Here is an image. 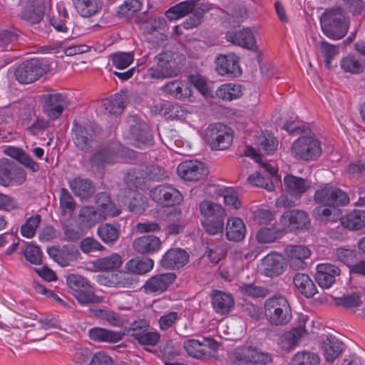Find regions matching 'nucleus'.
<instances>
[{
	"instance_id": "f257e3e1",
	"label": "nucleus",
	"mask_w": 365,
	"mask_h": 365,
	"mask_svg": "<svg viewBox=\"0 0 365 365\" xmlns=\"http://www.w3.org/2000/svg\"><path fill=\"white\" fill-rule=\"evenodd\" d=\"M320 25L323 34L329 38H343L349 29V21L341 7L326 9L320 17Z\"/></svg>"
},
{
	"instance_id": "e433bc0d",
	"label": "nucleus",
	"mask_w": 365,
	"mask_h": 365,
	"mask_svg": "<svg viewBox=\"0 0 365 365\" xmlns=\"http://www.w3.org/2000/svg\"><path fill=\"white\" fill-rule=\"evenodd\" d=\"M68 184L73 194L81 199L89 198L95 191L92 182L81 177L73 178Z\"/></svg>"
},
{
	"instance_id": "4be33fe9",
	"label": "nucleus",
	"mask_w": 365,
	"mask_h": 365,
	"mask_svg": "<svg viewBox=\"0 0 365 365\" xmlns=\"http://www.w3.org/2000/svg\"><path fill=\"white\" fill-rule=\"evenodd\" d=\"M285 255L289 267L294 270L305 268L307 263L304 262L310 255V250L303 245H289L285 249Z\"/></svg>"
},
{
	"instance_id": "412c9836",
	"label": "nucleus",
	"mask_w": 365,
	"mask_h": 365,
	"mask_svg": "<svg viewBox=\"0 0 365 365\" xmlns=\"http://www.w3.org/2000/svg\"><path fill=\"white\" fill-rule=\"evenodd\" d=\"M210 302L214 312L218 315H227L235 307V300L231 294L213 289L210 293Z\"/></svg>"
},
{
	"instance_id": "4468645a",
	"label": "nucleus",
	"mask_w": 365,
	"mask_h": 365,
	"mask_svg": "<svg viewBox=\"0 0 365 365\" xmlns=\"http://www.w3.org/2000/svg\"><path fill=\"white\" fill-rule=\"evenodd\" d=\"M177 172L181 178L187 181H199L209 173L205 164L198 160H186L180 163Z\"/></svg>"
},
{
	"instance_id": "8fccbe9b",
	"label": "nucleus",
	"mask_w": 365,
	"mask_h": 365,
	"mask_svg": "<svg viewBox=\"0 0 365 365\" xmlns=\"http://www.w3.org/2000/svg\"><path fill=\"white\" fill-rule=\"evenodd\" d=\"M341 68L345 71L353 74H359L364 70V63L354 56L343 58L340 62Z\"/></svg>"
},
{
	"instance_id": "3c124183",
	"label": "nucleus",
	"mask_w": 365,
	"mask_h": 365,
	"mask_svg": "<svg viewBox=\"0 0 365 365\" xmlns=\"http://www.w3.org/2000/svg\"><path fill=\"white\" fill-rule=\"evenodd\" d=\"M319 356L313 352L297 353L291 361V365H319Z\"/></svg>"
},
{
	"instance_id": "423d86ee",
	"label": "nucleus",
	"mask_w": 365,
	"mask_h": 365,
	"mask_svg": "<svg viewBox=\"0 0 365 365\" xmlns=\"http://www.w3.org/2000/svg\"><path fill=\"white\" fill-rule=\"evenodd\" d=\"M68 286L74 291V296L78 302L82 305L99 304L103 300L102 297L94 294L92 287L84 277L78 274H69L67 277Z\"/></svg>"
},
{
	"instance_id": "aec40b11",
	"label": "nucleus",
	"mask_w": 365,
	"mask_h": 365,
	"mask_svg": "<svg viewBox=\"0 0 365 365\" xmlns=\"http://www.w3.org/2000/svg\"><path fill=\"white\" fill-rule=\"evenodd\" d=\"M176 279L173 272L158 274L150 277L143 288L146 293L160 294L165 292Z\"/></svg>"
},
{
	"instance_id": "b1692460",
	"label": "nucleus",
	"mask_w": 365,
	"mask_h": 365,
	"mask_svg": "<svg viewBox=\"0 0 365 365\" xmlns=\"http://www.w3.org/2000/svg\"><path fill=\"white\" fill-rule=\"evenodd\" d=\"M281 222L291 231L307 230L310 225L307 213L300 210H287L281 217Z\"/></svg>"
},
{
	"instance_id": "79ce46f5",
	"label": "nucleus",
	"mask_w": 365,
	"mask_h": 365,
	"mask_svg": "<svg viewBox=\"0 0 365 365\" xmlns=\"http://www.w3.org/2000/svg\"><path fill=\"white\" fill-rule=\"evenodd\" d=\"M341 225L351 230H359L365 227V211L354 210L341 219Z\"/></svg>"
},
{
	"instance_id": "a878e982",
	"label": "nucleus",
	"mask_w": 365,
	"mask_h": 365,
	"mask_svg": "<svg viewBox=\"0 0 365 365\" xmlns=\"http://www.w3.org/2000/svg\"><path fill=\"white\" fill-rule=\"evenodd\" d=\"M21 18L27 24L33 25L38 24L43 18L45 5L43 0H34L31 3L21 4Z\"/></svg>"
},
{
	"instance_id": "4d7b16f0",
	"label": "nucleus",
	"mask_w": 365,
	"mask_h": 365,
	"mask_svg": "<svg viewBox=\"0 0 365 365\" xmlns=\"http://www.w3.org/2000/svg\"><path fill=\"white\" fill-rule=\"evenodd\" d=\"M319 48L324 58L326 68H330L332 59L339 52V47L323 40L319 42Z\"/></svg>"
},
{
	"instance_id": "4c0bfd02",
	"label": "nucleus",
	"mask_w": 365,
	"mask_h": 365,
	"mask_svg": "<svg viewBox=\"0 0 365 365\" xmlns=\"http://www.w3.org/2000/svg\"><path fill=\"white\" fill-rule=\"evenodd\" d=\"M293 283L299 292L307 298L312 297L317 292V287L308 274L296 273L293 277Z\"/></svg>"
},
{
	"instance_id": "6ab92c4d",
	"label": "nucleus",
	"mask_w": 365,
	"mask_h": 365,
	"mask_svg": "<svg viewBox=\"0 0 365 365\" xmlns=\"http://www.w3.org/2000/svg\"><path fill=\"white\" fill-rule=\"evenodd\" d=\"M190 255L185 250L171 248L162 256L160 264L165 269H179L188 263Z\"/></svg>"
},
{
	"instance_id": "393cba45",
	"label": "nucleus",
	"mask_w": 365,
	"mask_h": 365,
	"mask_svg": "<svg viewBox=\"0 0 365 365\" xmlns=\"http://www.w3.org/2000/svg\"><path fill=\"white\" fill-rule=\"evenodd\" d=\"M284 190L290 196L300 198L312 187V181L292 174H287L283 180Z\"/></svg>"
},
{
	"instance_id": "f3484780",
	"label": "nucleus",
	"mask_w": 365,
	"mask_h": 365,
	"mask_svg": "<svg viewBox=\"0 0 365 365\" xmlns=\"http://www.w3.org/2000/svg\"><path fill=\"white\" fill-rule=\"evenodd\" d=\"M216 71L220 76L236 78L241 75L239 57L233 53L220 54L215 59Z\"/></svg>"
},
{
	"instance_id": "5701e85b",
	"label": "nucleus",
	"mask_w": 365,
	"mask_h": 365,
	"mask_svg": "<svg viewBox=\"0 0 365 365\" xmlns=\"http://www.w3.org/2000/svg\"><path fill=\"white\" fill-rule=\"evenodd\" d=\"M315 280L323 289H328L336 282V277L341 274L340 269L331 263H320L317 266Z\"/></svg>"
},
{
	"instance_id": "39448f33",
	"label": "nucleus",
	"mask_w": 365,
	"mask_h": 365,
	"mask_svg": "<svg viewBox=\"0 0 365 365\" xmlns=\"http://www.w3.org/2000/svg\"><path fill=\"white\" fill-rule=\"evenodd\" d=\"M320 141L312 135H302L295 140L291 147L294 158L304 161L317 160L322 154Z\"/></svg>"
},
{
	"instance_id": "a211bd4d",
	"label": "nucleus",
	"mask_w": 365,
	"mask_h": 365,
	"mask_svg": "<svg viewBox=\"0 0 365 365\" xmlns=\"http://www.w3.org/2000/svg\"><path fill=\"white\" fill-rule=\"evenodd\" d=\"M118 151V145L114 143L99 146L91 158V166L101 170L107 165L114 163Z\"/></svg>"
},
{
	"instance_id": "0eeeda50",
	"label": "nucleus",
	"mask_w": 365,
	"mask_h": 365,
	"mask_svg": "<svg viewBox=\"0 0 365 365\" xmlns=\"http://www.w3.org/2000/svg\"><path fill=\"white\" fill-rule=\"evenodd\" d=\"M73 140L82 151H89L99 140L100 128L93 123H74Z\"/></svg>"
},
{
	"instance_id": "338daca9",
	"label": "nucleus",
	"mask_w": 365,
	"mask_h": 365,
	"mask_svg": "<svg viewBox=\"0 0 365 365\" xmlns=\"http://www.w3.org/2000/svg\"><path fill=\"white\" fill-rule=\"evenodd\" d=\"M24 256L27 261L34 264H40L42 262V252L38 247L29 245L24 250Z\"/></svg>"
},
{
	"instance_id": "ddd939ff",
	"label": "nucleus",
	"mask_w": 365,
	"mask_h": 365,
	"mask_svg": "<svg viewBox=\"0 0 365 365\" xmlns=\"http://www.w3.org/2000/svg\"><path fill=\"white\" fill-rule=\"evenodd\" d=\"M150 197L163 206H174L182 201L180 192L169 184L159 185L150 190Z\"/></svg>"
},
{
	"instance_id": "58836bf2",
	"label": "nucleus",
	"mask_w": 365,
	"mask_h": 365,
	"mask_svg": "<svg viewBox=\"0 0 365 365\" xmlns=\"http://www.w3.org/2000/svg\"><path fill=\"white\" fill-rule=\"evenodd\" d=\"M97 234L104 243L113 244L119 238L120 225L118 222L102 224L98 226Z\"/></svg>"
},
{
	"instance_id": "603ef678",
	"label": "nucleus",
	"mask_w": 365,
	"mask_h": 365,
	"mask_svg": "<svg viewBox=\"0 0 365 365\" xmlns=\"http://www.w3.org/2000/svg\"><path fill=\"white\" fill-rule=\"evenodd\" d=\"M78 217L86 225L91 227L102 219V214L93 207H83L80 210Z\"/></svg>"
},
{
	"instance_id": "09e8293b",
	"label": "nucleus",
	"mask_w": 365,
	"mask_h": 365,
	"mask_svg": "<svg viewBox=\"0 0 365 365\" xmlns=\"http://www.w3.org/2000/svg\"><path fill=\"white\" fill-rule=\"evenodd\" d=\"M282 232V229L277 227L272 224L270 227H262L257 234V239L260 243H271L277 240Z\"/></svg>"
},
{
	"instance_id": "f8f14e48",
	"label": "nucleus",
	"mask_w": 365,
	"mask_h": 365,
	"mask_svg": "<svg viewBox=\"0 0 365 365\" xmlns=\"http://www.w3.org/2000/svg\"><path fill=\"white\" fill-rule=\"evenodd\" d=\"M26 179V173L14 160L6 158L0 160V185H21Z\"/></svg>"
},
{
	"instance_id": "9d476101",
	"label": "nucleus",
	"mask_w": 365,
	"mask_h": 365,
	"mask_svg": "<svg viewBox=\"0 0 365 365\" xmlns=\"http://www.w3.org/2000/svg\"><path fill=\"white\" fill-rule=\"evenodd\" d=\"M230 359V365H265L272 360L269 354L246 346L237 349Z\"/></svg>"
},
{
	"instance_id": "c9c22d12",
	"label": "nucleus",
	"mask_w": 365,
	"mask_h": 365,
	"mask_svg": "<svg viewBox=\"0 0 365 365\" xmlns=\"http://www.w3.org/2000/svg\"><path fill=\"white\" fill-rule=\"evenodd\" d=\"M225 232L228 240L240 242L245 236V225L239 217H229L227 220Z\"/></svg>"
},
{
	"instance_id": "6e6d98bb",
	"label": "nucleus",
	"mask_w": 365,
	"mask_h": 365,
	"mask_svg": "<svg viewBox=\"0 0 365 365\" xmlns=\"http://www.w3.org/2000/svg\"><path fill=\"white\" fill-rule=\"evenodd\" d=\"M187 353L193 358L201 359L205 356V346L202 341L197 339H187L183 343Z\"/></svg>"
},
{
	"instance_id": "de8ad7c7",
	"label": "nucleus",
	"mask_w": 365,
	"mask_h": 365,
	"mask_svg": "<svg viewBox=\"0 0 365 365\" xmlns=\"http://www.w3.org/2000/svg\"><path fill=\"white\" fill-rule=\"evenodd\" d=\"M216 94L222 100L232 101L242 95V86L236 83L224 84L217 90Z\"/></svg>"
},
{
	"instance_id": "1a4fd4ad",
	"label": "nucleus",
	"mask_w": 365,
	"mask_h": 365,
	"mask_svg": "<svg viewBox=\"0 0 365 365\" xmlns=\"http://www.w3.org/2000/svg\"><path fill=\"white\" fill-rule=\"evenodd\" d=\"M205 140L212 150H225L233 140L232 130L222 123L210 124L205 132Z\"/></svg>"
},
{
	"instance_id": "2eb2a0df",
	"label": "nucleus",
	"mask_w": 365,
	"mask_h": 365,
	"mask_svg": "<svg viewBox=\"0 0 365 365\" xmlns=\"http://www.w3.org/2000/svg\"><path fill=\"white\" fill-rule=\"evenodd\" d=\"M125 123L131 137L136 141L138 146L140 144L148 146L153 145V137L145 123L133 115L128 117Z\"/></svg>"
},
{
	"instance_id": "c03bdc74",
	"label": "nucleus",
	"mask_w": 365,
	"mask_h": 365,
	"mask_svg": "<svg viewBox=\"0 0 365 365\" xmlns=\"http://www.w3.org/2000/svg\"><path fill=\"white\" fill-rule=\"evenodd\" d=\"M163 90L177 99H183L191 95V90L186 83L172 81L166 83Z\"/></svg>"
},
{
	"instance_id": "e2e57ef3",
	"label": "nucleus",
	"mask_w": 365,
	"mask_h": 365,
	"mask_svg": "<svg viewBox=\"0 0 365 365\" xmlns=\"http://www.w3.org/2000/svg\"><path fill=\"white\" fill-rule=\"evenodd\" d=\"M335 304L345 308L356 307L361 304L360 296L356 292L344 294L341 297L336 298Z\"/></svg>"
},
{
	"instance_id": "7c9ffc66",
	"label": "nucleus",
	"mask_w": 365,
	"mask_h": 365,
	"mask_svg": "<svg viewBox=\"0 0 365 365\" xmlns=\"http://www.w3.org/2000/svg\"><path fill=\"white\" fill-rule=\"evenodd\" d=\"M262 272L270 277L282 274L286 267L284 259L279 255H267L262 263Z\"/></svg>"
},
{
	"instance_id": "0e129e2a",
	"label": "nucleus",
	"mask_w": 365,
	"mask_h": 365,
	"mask_svg": "<svg viewBox=\"0 0 365 365\" xmlns=\"http://www.w3.org/2000/svg\"><path fill=\"white\" fill-rule=\"evenodd\" d=\"M222 196L227 206L233 209H238L241 206V201L239 200L237 192L232 187L225 188L221 190Z\"/></svg>"
},
{
	"instance_id": "13d9d810",
	"label": "nucleus",
	"mask_w": 365,
	"mask_h": 365,
	"mask_svg": "<svg viewBox=\"0 0 365 365\" xmlns=\"http://www.w3.org/2000/svg\"><path fill=\"white\" fill-rule=\"evenodd\" d=\"M109 282L110 286L126 288L133 286L135 284V279L129 273L120 272L113 274Z\"/></svg>"
},
{
	"instance_id": "ea45409f",
	"label": "nucleus",
	"mask_w": 365,
	"mask_h": 365,
	"mask_svg": "<svg viewBox=\"0 0 365 365\" xmlns=\"http://www.w3.org/2000/svg\"><path fill=\"white\" fill-rule=\"evenodd\" d=\"M90 312L96 317L106 320L110 325L122 327L125 324L124 319L118 313L106 308H91Z\"/></svg>"
},
{
	"instance_id": "bb28decb",
	"label": "nucleus",
	"mask_w": 365,
	"mask_h": 365,
	"mask_svg": "<svg viewBox=\"0 0 365 365\" xmlns=\"http://www.w3.org/2000/svg\"><path fill=\"white\" fill-rule=\"evenodd\" d=\"M162 242L153 235H144L135 238L132 244L133 250L138 254L152 255L161 248Z\"/></svg>"
},
{
	"instance_id": "c756f323",
	"label": "nucleus",
	"mask_w": 365,
	"mask_h": 365,
	"mask_svg": "<svg viewBox=\"0 0 365 365\" xmlns=\"http://www.w3.org/2000/svg\"><path fill=\"white\" fill-rule=\"evenodd\" d=\"M227 41L233 44L242 46L249 50L257 49L256 41L252 32L249 29H242L235 32L226 34Z\"/></svg>"
},
{
	"instance_id": "49530a36",
	"label": "nucleus",
	"mask_w": 365,
	"mask_h": 365,
	"mask_svg": "<svg viewBox=\"0 0 365 365\" xmlns=\"http://www.w3.org/2000/svg\"><path fill=\"white\" fill-rule=\"evenodd\" d=\"M77 12L83 17H90L96 14L101 7L96 0H73Z\"/></svg>"
},
{
	"instance_id": "774afa93",
	"label": "nucleus",
	"mask_w": 365,
	"mask_h": 365,
	"mask_svg": "<svg viewBox=\"0 0 365 365\" xmlns=\"http://www.w3.org/2000/svg\"><path fill=\"white\" fill-rule=\"evenodd\" d=\"M81 250L86 254H91L97 251H102L105 249L97 240L93 237H86L80 244Z\"/></svg>"
},
{
	"instance_id": "6e6552de",
	"label": "nucleus",
	"mask_w": 365,
	"mask_h": 365,
	"mask_svg": "<svg viewBox=\"0 0 365 365\" xmlns=\"http://www.w3.org/2000/svg\"><path fill=\"white\" fill-rule=\"evenodd\" d=\"M314 200L319 205L333 208L349 202V197L344 191L329 184L319 187L314 192Z\"/></svg>"
},
{
	"instance_id": "bf43d9fd",
	"label": "nucleus",
	"mask_w": 365,
	"mask_h": 365,
	"mask_svg": "<svg viewBox=\"0 0 365 365\" xmlns=\"http://www.w3.org/2000/svg\"><path fill=\"white\" fill-rule=\"evenodd\" d=\"M113 65L118 69H125L133 61V54L131 52H117L111 54Z\"/></svg>"
},
{
	"instance_id": "5fc2aeb1",
	"label": "nucleus",
	"mask_w": 365,
	"mask_h": 365,
	"mask_svg": "<svg viewBox=\"0 0 365 365\" xmlns=\"http://www.w3.org/2000/svg\"><path fill=\"white\" fill-rule=\"evenodd\" d=\"M41 221V217L40 215H36L27 218L26 222L21 226V235L29 239L34 237Z\"/></svg>"
},
{
	"instance_id": "20e7f679",
	"label": "nucleus",
	"mask_w": 365,
	"mask_h": 365,
	"mask_svg": "<svg viewBox=\"0 0 365 365\" xmlns=\"http://www.w3.org/2000/svg\"><path fill=\"white\" fill-rule=\"evenodd\" d=\"M155 61L156 66L150 68V75L153 78H164L177 76L185 57L179 52L166 51L157 56Z\"/></svg>"
},
{
	"instance_id": "c85d7f7f",
	"label": "nucleus",
	"mask_w": 365,
	"mask_h": 365,
	"mask_svg": "<svg viewBox=\"0 0 365 365\" xmlns=\"http://www.w3.org/2000/svg\"><path fill=\"white\" fill-rule=\"evenodd\" d=\"M120 201L129 211L135 214H141L148 207L147 197L135 190L128 191L121 197Z\"/></svg>"
},
{
	"instance_id": "69168bd1",
	"label": "nucleus",
	"mask_w": 365,
	"mask_h": 365,
	"mask_svg": "<svg viewBox=\"0 0 365 365\" xmlns=\"http://www.w3.org/2000/svg\"><path fill=\"white\" fill-rule=\"evenodd\" d=\"M240 290L241 292L255 298L264 297L268 293L267 288L254 284H244L240 287Z\"/></svg>"
},
{
	"instance_id": "7ed1b4c3",
	"label": "nucleus",
	"mask_w": 365,
	"mask_h": 365,
	"mask_svg": "<svg viewBox=\"0 0 365 365\" xmlns=\"http://www.w3.org/2000/svg\"><path fill=\"white\" fill-rule=\"evenodd\" d=\"M264 307V316L272 326H284L292 319L290 305L287 298L282 295L268 298Z\"/></svg>"
},
{
	"instance_id": "864d4df0",
	"label": "nucleus",
	"mask_w": 365,
	"mask_h": 365,
	"mask_svg": "<svg viewBox=\"0 0 365 365\" xmlns=\"http://www.w3.org/2000/svg\"><path fill=\"white\" fill-rule=\"evenodd\" d=\"M258 143L259 151L267 155L273 153L278 146L277 139L270 133L259 136Z\"/></svg>"
},
{
	"instance_id": "a19ab883",
	"label": "nucleus",
	"mask_w": 365,
	"mask_h": 365,
	"mask_svg": "<svg viewBox=\"0 0 365 365\" xmlns=\"http://www.w3.org/2000/svg\"><path fill=\"white\" fill-rule=\"evenodd\" d=\"M122 262L120 255L117 253H113L107 257L96 259L91 264L96 271H107L118 268Z\"/></svg>"
},
{
	"instance_id": "473e14b6",
	"label": "nucleus",
	"mask_w": 365,
	"mask_h": 365,
	"mask_svg": "<svg viewBox=\"0 0 365 365\" xmlns=\"http://www.w3.org/2000/svg\"><path fill=\"white\" fill-rule=\"evenodd\" d=\"M127 100L126 91L122 90L109 98L103 99V106L109 114L120 115L125 108Z\"/></svg>"
},
{
	"instance_id": "680f3d73",
	"label": "nucleus",
	"mask_w": 365,
	"mask_h": 365,
	"mask_svg": "<svg viewBox=\"0 0 365 365\" xmlns=\"http://www.w3.org/2000/svg\"><path fill=\"white\" fill-rule=\"evenodd\" d=\"M141 3L138 0H126L118 6L117 12L118 15L123 16H130L137 11H140Z\"/></svg>"
},
{
	"instance_id": "37998d69",
	"label": "nucleus",
	"mask_w": 365,
	"mask_h": 365,
	"mask_svg": "<svg viewBox=\"0 0 365 365\" xmlns=\"http://www.w3.org/2000/svg\"><path fill=\"white\" fill-rule=\"evenodd\" d=\"M154 265V262L148 257L133 258L128 260L125 264V269L130 272L143 274L150 272Z\"/></svg>"
},
{
	"instance_id": "cd10ccee",
	"label": "nucleus",
	"mask_w": 365,
	"mask_h": 365,
	"mask_svg": "<svg viewBox=\"0 0 365 365\" xmlns=\"http://www.w3.org/2000/svg\"><path fill=\"white\" fill-rule=\"evenodd\" d=\"M344 348L343 342L336 336L331 334L323 336L321 349L327 361L333 362L340 356Z\"/></svg>"
},
{
	"instance_id": "72a5a7b5",
	"label": "nucleus",
	"mask_w": 365,
	"mask_h": 365,
	"mask_svg": "<svg viewBox=\"0 0 365 365\" xmlns=\"http://www.w3.org/2000/svg\"><path fill=\"white\" fill-rule=\"evenodd\" d=\"M78 207L71 193L65 187H61L59 191V212L61 215L70 220L73 217L75 211Z\"/></svg>"
},
{
	"instance_id": "f704fd0d",
	"label": "nucleus",
	"mask_w": 365,
	"mask_h": 365,
	"mask_svg": "<svg viewBox=\"0 0 365 365\" xmlns=\"http://www.w3.org/2000/svg\"><path fill=\"white\" fill-rule=\"evenodd\" d=\"M306 334L307 331L304 327L298 326L282 335L279 338V344L282 349L290 351L298 345L301 338Z\"/></svg>"
},
{
	"instance_id": "f03ea898",
	"label": "nucleus",
	"mask_w": 365,
	"mask_h": 365,
	"mask_svg": "<svg viewBox=\"0 0 365 365\" xmlns=\"http://www.w3.org/2000/svg\"><path fill=\"white\" fill-rule=\"evenodd\" d=\"M199 207L200 213L205 218L202 225L205 232L210 235L222 234L227 215L222 206L210 200H203Z\"/></svg>"
},
{
	"instance_id": "9b49d317",
	"label": "nucleus",
	"mask_w": 365,
	"mask_h": 365,
	"mask_svg": "<svg viewBox=\"0 0 365 365\" xmlns=\"http://www.w3.org/2000/svg\"><path fill=\"white\" fill-rule=\"evenodd\" d=\"M47 68L38 58L22 62L16 66L14 76L20 83L28 84L40 78L46 73Z\"/></svg>"
},
{
	"instance_id": "052dcab7",
	"label": "nucleus",
	"mask_w": 365,
	"mask_h": 365,
	"mask_svg": "<svg viewBox=\"0 0 365 365\" xmlns=\"http://www.w3.org/2000/svg\"><path fill=\"white\" fill-rule=\"evenodd\" d=\"M247 181L252 185L264 188L268 191H273L274 190V182L267 180L266 177L262 176L258 172L250 175L247 178Z\"/></svg>"
},
{
	"instance_id": "dca6fc26",
	"label": "nucleus",
	"mask_w": 365,
	"mask_h": 365,
	"mask_svg": "<svg viewBox=\"0 0 365 365\" xmlns=\"http://www.w3.org/2000/svg\"><path fill=\"white\" fill-rule=\"evenodd\" d=\"M43 108L48 117L51 120L58 119L66 107V97L60 93L51 91L41 96Z\"/></svg>"
},
{
	"instance_id": "a18cd8bd",
	"label": "nucleus",
	"mask_w": 365,
	"mask_h": 365,
	"mask_svg": "<svg viewBox=\"0 0 365 365\" xmlns=\"http://www.w3.org/2000/svg\"><path fill=\"white\" fill-rule=\"evenodd\" d=\"M195 8V0L182 1L170 8L166 12V16L171 20L178 19L191 13Z\"/></svg>"
},
{
	"instance_id": "2f4dec72",
	"label": "nucleus",
	"mask_w": 365,
	"mask_h": 365,
	"mask_svg": "<svg viewBox=\"0 0 365 365\" xmlns=\"http://www.w3.org/2000/svg\"><path fill=\"white\" fill-rule=\"evenodd\" d=\"M89 337L96 342L115 344L123 339L125 333L101 327H93L89 330Z\"/></svg>"
}]
</instances>
